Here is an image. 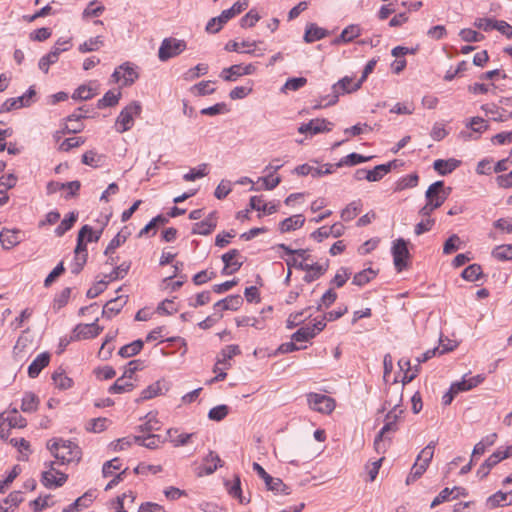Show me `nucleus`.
<instances>
[{"instance_id": "obj_54", "label": "nucleus", "mask_w": 512, "mask_h": 512, "mask_svg": "<svg viewBox=\"0 0 512 512\" xmlns=\"http://www.w3.org/2000/svg\"><path fill=\"white\" fill-rule=\"evenodd\" d=\"M482 274V268L478 264H472L466 267L462 272V277L467 281H476Z\"/></svg>"}, {"instance_id": "obj_23", "label": "nucleus", "mask_w": 512, "mask_h": 512, "mask_svg": "<svg viewBox=\"0 0 512 512\" xmlns=\"http://www.w3.org/2000/svg\"><path fill=\"white\" fill-rule=\"evenodd\" d=\"M249 206L252 210L262 211L268 215H271L278 210L277 204L265 203L262 196H252L249 201Z\"/></svg>"}, {"instance_id": "obj_48", "label": "nucleus", "mask_w": 512, "mask_h": 512, "mask_svg": "<svg viewBox=\"0 0 512 512\" xmlns=\"http://www.w3.org/2000/svg\"><path fill=\"white\" fill-rule=\"evenodd\" d=\"M463 490L462 487H453V488H444L431 502L430 507L435 508L436 506L440 505L443 502H446L450 500L451 496L454 494L455 491Z\"/></svg>"}, {"instance_id": "obj_58", "label": "nucleus", "mask_w": 512, "mask_h": 512, "mask_svg": "<svg viewBox=\"0 0 512 512\" xmlns=\"http://www.w3.org/2000/svg\"><path fill=\"white\" fill-rule=\"evenodd\" d=\"M211 81H201L198 84H195L191 90L195 95L205 96L214 93L215 88L211 86Z\"/></svg>"}, {"instance_id": "obj_7", "label": "nucleus", "mask_w": 512, "mask_h": 512, "mask_svg": "<svg viewBox=\"0 0 512 512\" xmlns=\"http://www.w3.org/2000/svg\"><path fill=\"white\" fill-rule=\"evenodd\" d=\"M408 242L403 238H398L393 242L391 253L393 262L397 271H402L408 266L410 253L407 247Z\"/></svg>"}, {"instance_id": "obj_36", "label": "nucleus", "mask_w": 512, "mask_h": 512, "mask_svg": "<svg viewBox=\"0 0 512 512\" xmlns=\"http://www.w3.org/2000/svg\"><path fill=\"white\" fill-rule=\"evenodd\" d=\"M78 214L75 212H70L56 227L55 234L58 237L63 236L68 230H70L75 222L77 221Z\"/></svg>"}, {"instance_id": "obj_38", "label": "nucleus", "mask_w": 512, "mask_h": 512, "mask_svg": "<svg viewBox=\"0 0 512 512\" xmlns=\"http://www.w3.org/2000/svg\"><path fill=\"white\" fill-rule=\"evenodd\" d=\"M52 380L57 388L66 390L72 387L73 380L63 370H57L52 374Z\"/></svg>"}, {"instance_id": "obj_64", "label": "nucleus", "mask_w": 512, "mask_h": 512, "mask_svg": "<svg viewBox=\"0 0 512 512\" xmlns=\"http://www.w3.org/2000/svg\"><path fill=\"white\" fill-rule=\"evenodd\" d=\"M94 95L95 93L91 87L81 85L74 91L72 98L75 100H88L91 99Z\"/></svg>"}, {"instance_id": "obj_57", "label": "nucleus", "mask_w": 512, "mask_h": 512, "mask_svg": "<svg viewBox=\"0 0 512 512\" xmlns=\"http://www.w3.org/2000/svg\"><path fill=\"white\" fill-rule=\"evenodd\" d=\"M208 165L206 163H203L198 166L197 169L193 168L188 173L183 175V179L185 181H195L198 178H202L208 174L207 172Z\"/></svg>"}, {"instance_id": "obj_40", "label": "nucleus", "mask_w": 512, "mask_h": 512, "mask_svg": "<svg viewBox=\"0 0 512 512\" xmlns=\"http://www.w3.org/2000/svg\"><path fill=\"white\" fill-rule=\"evenodd\" d=\"M329 266L328 260H326L324 263H315V267L313 270L308 271V273L304 276V281L307 283H311L317 279H319L325 272L327 271Z\"/></svg>"}, {"instance_id": "obj_30", "label": "nucleus", "mask_w": 512, "mask_h": 512, "mask_svg": "<svg viewBox=\"0 0 512 512\" xmlns=\"http://www.w3.org/2000/svg\"><path fill=\"white\" fill-rule=\"evenodd\" d=\"M229 20L230 19H229L228 15L223 10L219 16L213 17L208 21V23L205 27V30L207 33H211V34L218 33L222 29L224 24H226Z\"/></svg>"}, {"instance_id": "obj_55", "label": "nucleus", "mask_w": 512, "mask_h": 512, "mask_svg": "<svg viewBox=\"0 0 512 512\" xmlns=\"http://www.w3.org/2000/svg\"><path fill=\"white\" fill-rule=\"evenodd\" d=\"M316 335L309 325L301 327L292 335V340L296 342H306L314 338Z\"/></svg>"}, {"instance_id": "obj_59", "label": "nucleus", "mask_w": 512, "mask_h": 512, "mask_svg": "<svg viewBox=\"0 0 512 512\" xmlns=\"http://www.w3.org/2000/svg\"><path fill=\"white\" fill-rule=\"evenodd\" d=\"M307 83V79L305 77H294L289 78L285 82L284 86L282 87V91L291 90V91H297L303 86H305Z\"/></svg>"}, {"instance_id": "obj_33", "label": "nucleus", "mask_w": 512, "mask_h": 512, "mask_svg": "<svg viewBox=\"0 0 512 512\" xmlns=\"http://www.w3.org/2000/svg\"><path fill=\"white\" fill-rule=\"evenodd\" d=\"M39 398L33 392H25L22 398L21 410L24 413H32L38 409Z\"/></svg>"}, {"instance_id": "obj_11", "label": "nucleus", "mask_w": 512, "mask_h": 512, "mask_svg": "<svg viewBox=\"0 0 512 512\" xmlns=\"http://www.w3.org/2000/svg\"><path fill=\"white\" fill-rule=\"evenodd\" d=\"M333 123L326 119H312L308 123H303L299 126L298 132L301 134L316 135L323 132H329L332 130Z\"/></svg>"}, {"instance_id": "obj_9", "label": "nucleus", "mask_w": 512, "mask_h": 512, "mask_svg": "<svg viewBox=\"0 0 512 512\" xmlns=\"http://www.w3.org/2000/svg\"><path fill=\"white\" fill-rule=\"evenodd\" d=\"M307 401L311 409L320 413L330 414L335 409L334 399L324 394L310 393Z\"/></svg>"}, {"instance_id": "obj_37", "label": "nucleus", "mask_w": 512, "mask_h": 512, "mask_svg": "<svg viewBox=\"0 0 512 512\" xmlns=\"http://www.w3.org/2000/svg\"><path fill=\"white\" fill-rule=\"evenodd\" d=\"M392 164V162L388 164H380L375 166L372 170H368V181L376 182L381 180L388 172H390Z\"/></svg>"}, {"instance_id": "obj_26", "label": "nucleus", "mask_w": 512, "mask_h": 512, "mask_svg": "<svg viewBox=\"0 0 512 512\" xmlns=\"http://www.w3.org/2000/svg\"><path fill=\"white\" fill-rule=\"evenodd\" d=\"M305 218L301 214L293 215L281 221L280 231L282 233L290 232L301 228L304 225Z\"/></svg>"}, {"instance_id": "obj_20", "label": "nucleus", "mask_w": 512, "mask_h": 512, "mask_svg": "<svg viewBox=\"0 0 512 512\" xmlns=\"http://www.w3.org/2000/svg\"><path fill=\"white\" fill-rule=\"evenodd\" d=\"M50 354L43 352L39 354L29 365L28 375L30 378H36L40 372L49 364Z\"/></svg>"}, {"instance_id": "obj_5", "label": "nucleus", "mask_w": 512, "mask_h": 512, "mask_svg": "<svg viewBox=\"0 0 512 512\" xmlns=\"http://www.w3.org/2000/svg\"><path fill=\"white\" fill-rule=\"evenodd\" d=\"M55 464L54 461L44 463L47 470L42 472L41 482L46 488L61 487L68 479L67 474L55 468Z\"/></svg>"}, {"instance_id": "obj_4", "label": "nucleus", "mask_w": 512, "mask_h": 512, "mask_svg": "<svg viewBox=\"0 0 512 512\" xmlns=\"http://www.w3.org/2000/svg\"><path fill=\"white\" fill-rule=\"evenodd\" d=\"M187 44L182 39L173 37L164 38L158 50V58L162 62H166L184 52Z\"/></svg>"}, {"instance_id": "obj_60", "label": "nucleus", "mask_w": 512, "mask_h": 512, "mask_svg": "<svg viewBox=\"0 0 512 512\" xmlns=\"http://www.w3.org/2000/svg\"><path fill=\"white\" fill-rule=\"evenodd\" d=\"M101 160H102V156L93 150L85 152L82 156L83 164L91 166V167H95V168L100 166Z\"/></svg>"}, {"instance_id": "obj_50", "label": "nucleus", "mask_w": 512, "mask_h": 512, "mask_svg": "<svg viewBox=\"0 0 512 512\" xmlns=\"http://www.w3.org/2000/svg\"><path fill=\"white\" fill-rule=\"evenodd\" d=\"M351 271L346 267H341L337 270L334 278L331 280V284L337 288L344 286L347 280L351 276Z\"/></svg>"}, {"instance_id": "obj_12", "label": "nucleus", "mask_w": 512, "mask_h": 512, "mask_svg": "<svg viewBox=\"0 0 512 512\" xmlns=\"http://www.w3.org/2000/svg\"><path fill=\"white\" fill-rule=\"evenodd\" d=\"M98 319L90 324H78L72 335V340L91 339L97 337L103 330L101 326L97 324Z\"/></svg>"}, {"instance_id": "obj_14", "label": "nucleus", "mask_w": 512, "mask_h": 512, "mask_svg": "<svg viewBox=\"0 0 512 512\" xmlns=\"http://www.w3.org/2000/svg\"><path fill=\"white\" fill-rule=\"evenodd\" d=\"M23 232L18 229L4 228L0 232V242L4 249H11L22 241Z\"/></svg>"}, {"instance_id": "obj_41", "label": "nucleus", "mask_w": 512, "mask_h": 512, "mask_svg": "<svg viewBox=\"0 0 512 512\" xmlns=\"http://www.w3.org/2000/svg\"><path fill=\"white\" fill-rule=\"evenodd\" d=\"M120 96V92L109 90L104 94V96L101 99L98 100L97 107L99 109H103L106 107L115 106L118 103Z\"/></svg>"}, {"instance_id": "obj_2", "label": "nucleus", "mask_w": 512, "mask_h": 512, "mask_svg": "<svg viewBox=\"0 0 512 512\" xmlns=\"http://www.w3.org/2000/svg\"><path fill=\"white\" fill-rule=\"evenodd\" d=\"M355 83L356 82L353 81V78L345 76L331 87V94L322 97L321 101L315 104L313 108L320 109L322 107L336 104L340 95L351 93L359 89L355 88Z\"/></svg>"}, {"instance_id": "obj_34", "label": "nucleus", "mask_w": 512, "mask_h": 512, "mask_svg": "<svg viewBox=\"0 0 512 512\" xmlns=\"http://www.w3.org/2000/svg\"><path fill=\"white\" fill-rule=\"evenodd\" d=\"M372 157H366V156H363V155H360L358 153H351L347 156H344L342 157L339 162H337L335 164L336 168H340V167H343V166H355L357 164H360V163H364V162H367L371 159Z\"/></svg>"}, {"instance_id": "obj_19", "label": "nucleus", "mask_w": 512, "mask_h": 512, "mask_svg": "<svg viewBox=\"0 0 512 512\" xmlns=\"http://www.w3.org/2000/svg\"><path fill=\"white\" fill-rule=\"evenodd\" d=\"M222 466V460L219 455L213 451H210L203 459V463L201 469L203 470V474L210 475L214 473L218 467ZM202 475V472L199 473Z\"/></svg>"}, {"instance_id": "obj_47", "label": "nucleus", "mask_w": 512, "mask_h": 512, "mask_svg": "<svg viewBox=\"0 0 512 512\" xmlns=\"http://www.w3.org/2000/svg\"><path fill=\"white\" fill-rule=\"evenodd\" d=\"M375 276L376 273L371 268L364 269L354 275L352 283L357 286H363L371 281Z\"/></svg>"}, {"instance_id": "obj_61", "label": "nucleus", "mask_w": 512, "mask_h": 512, "mask_svg": "<svg viewBox=\"0 0 512 512\" xmlns=\"http://www.w3.org/2000/svg\"><path fill=\"white\" fill-rule=\"evenodd\" d=\"M337 299L336 292L330 288L328 289L320 299V302L317 305V310L320 311L323 307H330Z\"/></svg>"}, {"instance_id": "obj_16", "label": "nucleus", "mask_w": 512, "mask_h": 512, "mask_svg": "<svg viewBox=\"0 0 512 512\" xmlns=\"http://www.w3.org/2000/svg\"><path fill=\"white\" fill-rule=\"evenodd\" d=\"M240 354V349L238 345H228L221 350L218 355L217 362L214 366L213 371L217 372L219 369V365L224 366L225 369H228L230 366L229 360L234 356Z\"/></svg>"}, {"instance_id": "obj_1", "label": "nucleus", "mask_w": 512, "mask_h": 512, "mask_svg": "<svg viewBox=\"0 0 512 512\" xmlns=\"http://www.w3.org/2000/svg\"><path fill=\"white\" fill-rule=\"evenodd\" d=\"M51 455L56 459V464L65 465L72 462H79L82 456L80 447L70 441L62 438L50 439L46 445Z\"/></svg>"}, {"instance_id": "obj_53", "label": "nucleus", "mask_w": 512, "mask_h": 512, "mask_svg": "<svg viewBox=\"0 0 512 512\" xmlns=\"http://www.w3.org/2000/svg\"><path fill=\"white\" fill-rule=\"evenodd\" d=\"M492 255L496 259L501 260V261L512 260V244L497 246L493 250Z\"/></svg>"}, {"instance_id": "obj_42", "label": "nucleus", "mask_w": 512, "mask_h": 512, "mask_svg": "<svg viewBox=\"0 0 512 512\" xmlns=\"http://www.w3.org/2000/svg\"><path fill=\"white\" fill-rule=\"evenodd\" d=\"M255 46V42L243 41L242 43H238L236 41H230L226 44L225 49L227 51L252 53Z\"/></svg>"}, {"instance_id": "obj_29", "label": "nucleus", "mask_w": 512, "mask_h": 512, "mask_svg": "<svg viewBox=\"0 0 512 512\" xmlns=\"http://www.w3.org/2000/svg\"><path fill=\"white\" fill-rule=\"evenodd\" d=\"M193 433L178 434V429L170 428L167 430L168 440L175 446L180 447L186 445L193 437Z\"/></svg>"}, {"instance_id": "obj_21", "label": "nucleus", "mask_w": 512, "mask_h": 512, "mask_svg": "<svg viewBox=\"0 0 512 512\" xmlns=\"http://www.w3.org/2000/svg\"><path fill=\"white\" fill-rule=\"evenodd\" d=\"M243 299L240 295H230L222 300H219L214 304L215 311H224V310H232L235 311L239 309L242 305Z\"/></svg>"}, {"instance_id": "obj_24", "label": "nucleus", "mask_w": 512, "mask_h": 512, "mask_svg": "<svg viewBox=\"0 0 512 512\" xmlns=\"http://www.w3.org/2000/svg\"><path fill=\"white\" fill-rule=\"evenodd\" d=\"M225 487L228 494L231 497L238 499L241 504L249 502V500L246 501L245 498L242 496L241 481L239 476H235L233 481L226 480Z\"/></svg>"}, {"instance_id": "obj_10", "label": "nucleus", "mask_w": 512, "mask_h": 512, "mask_svg": "<svg viewBox=\"0 0 512 512\" xmlns=\"http://www.w3.org/2000/svg\"><path fill=\"white\" fill-rule=\"evenodd\" d=\"M403 411L400 409H397V406H395L391 411H389L385 418V424L379 431L378 435L375 438L374 445L378 449V446L382 439L388 434L389 432H395L397 430V420L400 416V414Z\"/></svg>"}, {"instance_id": "obj_43", "label": "nucleus", "mask_w": 512, "mask_h": 512, "mask_svg": "<svg viewBox=\"0 0 512 512\" xmlns=\"http://www.w3.org/2000/svg\"><path fill=\"white\" fill-rule=\"evenodd\" d=\"M131 267V262H123L120 265L116 266L113 271H111L108 275L105 276L106 281H115L118 279H123L129 272Z\"/></svg>"}, {"instance_id": "obj_25", "label": "nucleus", "mask_w": 512, "mask_h": 512, "mask_svg": "<svg viewBox=\"0 0 512 512\" xmlns=\"http://www.w3.org/2000/svg\"><path fill=\"white\" fill-rule=\"evenodd\" d=\"M280 182L281 178L279 176L274 177L272 173H268L264 177H259L257 183H261V185L258 187L252 185L250 191H259L261 189L273 190L280 184Z\"/></svg>"}, {"instance_id": "obj_22", "label": "nucleus", "mask_w": 512, "mask_h": 512, "mask_svg": "<svg viewBox=\"0 0 512 512\" xmlns=\"http://www.w3.org/2000/svg\"><path fill=\"white\" fill-rule=\"evenodd\" d=\"M461 164L460 160L450 158L447 160L444 159H437L433 163V168L435 171H437L440 175H448L452 173L459 165Z\"/></svg>"}, {"instance_id": "obj_49", "label": "nucleus", "mask_w": 512, "mask_h": 512, "mask_svg": "<svg viewBox=\"0 0 512 512\" xmlns=\"http://www.w3.org/2000/svg\"><path fill=\"white\" fill-rule=\"evenodd\" d=\"M361 34V28L359 25L351 24L347 26L342 32H341V39L344 43H348L353 41L355 38L360 36Z\"/></svg>"}, {"instance_id": "obj_32", "label": "nucleus", "mask_w": 512, "mask_h": 512, "mask_svg": "<svg viewBox=\"0 0 512 512\" xmlns=\"http://www.w3.org/2000/svg\"><path fill=\"white\" fill-rule=\"evenodd\" d=\"M31 102L25 101V96L7 99L0 107V113L9 112L13 109L30 106Z\"/></svg>"}, {"instance_id": "obj_8", "label": "nucleus", "mask_w": 512, "mask_h": 512, "mask_svg": "<svg viewBox=\"0 0 512 512\" xmlns=\"http://www.w3.org/2000/svg\"><path fill=\"white\" fill-rule=\"evenodd\" d=\"M253 470L262 478L268 490L285 495L290 494L289 488L283 483L280 478L270 476L265 469L257 462L253 463Z\"/></svg>"}, {"instance_id": "obj_51", "label": "nucleus", "mask_w": 512, "mask_h": 512, "mask_svg": "<svg viewBox=\"0 0 512 512\" xmlns=\"http://www.w3.org/2000/svg\"><path fill=\"white\" fill-rule=\"evenodd\" d=\"M103 45L101 36L90 38L79 46V51L82 53L96 51Z\"/></svg>"}, {"instance_id": "obj_52", "label": "nucleus", "mask_w": 512, "mask_h": 512, "mask_svg": "<svg viewBox=\"0 0 512 512\" xmlns=\"http://www.w3.org/2000/svg\"><path fill=\"white\" fill-rule=\"evenodd\" d=\"M168 222V219L162 215H158L154 217L148 224L144 226L143 229L139 232V237H142L148 234L151 230H153V234L156 232V228L158 225H163Z\"/></svg>"}, {"instance_id": "obj_28", "label": "nucleus", "mask_w": 512, "mask_h": 512, "mask_svg": "<svg viewBox=\"0 0 512 512\" xmlns=\"http://www.w3.org/2000/svg\"><path fill=\"white\" fill-rule=\"evenodd\" d=\"M126 300L122 297H117L108 301L103 308L102 315L107 318H111L114 315L118 314L123 306L125 305Z\"/></svg>"}, {"instance_id": "obj_27", "label": "nucleus", "mask_w": 512, "mask_h": 512, "mask_svg": "<svg viewBox=\"0 0 512 512\" xmlns=\"http://www.w3.org/2000/svg\"><path fill=\"white\" fill-rule=\"evenodd\" d=\"M163 390H167V388H165V383L163 381H156L141 392L138 401L152 399L158 395L163 394Z\"/></svg>"}, {"instance_id": "obj_35", "label": "nucleus", "mask_w": 512, "mask_h": 512, "mask_svg": "<svg viewBox=\"0 0 512 512\" xmlns=\"http://www.w3.org/2000/svg\"><path fill=\"white\" fill-rule=\"evenodd\" d=\"M143 341L138 339L120 348L118 354L122 358H130L137 355L143 348Z\"/></svg>"}, {"instance_id": "obj_45", "label": "nucleus", "mask_w": 512, "mask_h": 512, "mask_svg": "<svg viewBox=\"0 0 512 512\" xmlns=\"http://www.w3.org/2000/svg\"><path fill=\"white\" fill-rule=\"evenodd\" d=\"M134 384L126 379L118 378L115 383L109 388L111 394H121L133 390Z\"/></svg>"}, {"instance_id": "obj_15", "label": "nucleus", "mask_w": 512, "mask_h": 512, "mask_svg": "<svg viewBox=\"0 0 512 512\" xmlns=\"http://www.w3.org/2000/svg\"><path fill=\"white\" fill-rule=\"evenodd\" d=\"M217 226L216 212H211L202 221L197 222L192 227V234L209 235Z\"/></svg>"}, {"instance_id": "obj_63", "label": "nucleus", "mask_w": 512, "mask_h": 512, "mask_svg": "<svg viewBox=\"0 0 512 512\" xmlns=\"http://www.w3.org/2000/svg\"><path fill=\"white\" fill-rule=\"evenodd\" d=\"M229 412V408L227 405H218L210 409L208 413V417L214 421L223 420Z\"/></svg>"}, {"instance_id": "obj_31", "label": "nucleus", "mask_w": 512, "mask_h": 512, "mask_svg": "<svg viewBox=\"0 0 512 512\" xmlns=\"http://www.w3.org/2000/svg\"><path fill=\"white\" fill-rule=\"evenodd\" d=\"M135 443L148 449H155L159 443L164 442L159 435L148 434L147 436L137 435L133 437Z\"/></svg>"}, {"instance_id": "obj_13", "label": "nucleus", "mask_w": 512, "mask_h": 512, "mask_svg": "<svg viewBox=\"0 0 512 512\" xmlns=\"http://www.w3.org/2000/svg\"><path fill=\"white\" fill-rule=\"evenodd\" d=\"M138 73L134 66H132L130 63H124L120 65L118 68L115 69V71L112 74V78L114 79V82H119L121 79H123L124 85H131L135 82V80L138 78Z\"/></svg>"}, {"instance_id": "obj_17", "label": "nucleus", "mask_w": 512, "mask_h": 512, "mask_svg": "<svg viewBox=\"0 0 512 512\" xmlns=\"http://www.w3.org/2000/svg\"><path fill=\"white\" fill-rule=\"evenodd\" d=\"M238 254V250L232 249L222 255V261L225 264L224 268L222 269L223 275L233 274L241 268L242 262L234 261Z\"/></svg>"}, {"instance_id": "obj_56", "label": "nucleus", "mask_w": 512, "mask_h": 512, "mask_svg": "<svg viewBox=\"0 0 512 512\" xmlns=\"http://www.w3.org/2000/svg\"><path fill=\"white\" fill-rule=\"evenodd\" d=\"M508 496H509L508 493H503L501 491H498L488 498V503L492 507L511 505L512 499L508 500Z\"/></svg>"}, {"instance_id": "obj_6", "label": "nucleus", "mask_w": 512, "mask_h": 512, "mask_svg": "<svg viewBox=\"0 0 512 512\" xmlns=\"http://www.w3.org/2000/svg\"><path fill=\"white\" fill-rule=\"evenodd\" d=\"M451 188H445L443 181H436L426 190V200L435 208H439L448 198Z\"/></svg>"}, {"instance_id": "obj_18", "label": "nucleus", "mask_w": 512, "mask_h": 512, "mask_svg": "<svg viewBox=\"0 0 512 512\" xmlns=\"http://www.w3.org/2000/svg\"><path fill=\"white\" fill-rule=\"evenodd\" d=\"M328 35L329 32L326 29L317 26L315 23H308L305 28L303 40L306 43H313L327 37Z\"/></svg>"}, {"instance_id": "obj_46", "label": "nucleus", "mask_w": 512, "mask_h": 512, "mask_svg": "<svg viewBox=\"0 0 512 512\" xmlns=\"http://www.w3.org/2000/svg\"><path fill=\"white\" fill-rule=\"evenodd\" d=\"M419 177L416 173L406 175L400 178L396 184V191H402L408 188H413L418 185Z\"/></svg>"}, {"instance_id": "obj_62", "label": "nucleus", "mask_w": 512, "mask_h": 512, "mask_svg": "<svg viewBox=\"0 0 512 512\" xmlns=\"http://www.w3.org/2000/svg\"><path fill=\"white\" fill-rule=\"evenodd\" d=\"M146 422L139 426L141 432H152L160 429L159 421L156 416L149 413L146 415Z\"/></svg>"}, {"instance_id": "obj_44", "label": "nucleus", "mask_w": 512, "mask_h": 512, "mask_svg": "<svg viewBox=\"0 0 512 512\" xmlns=\"http://www.w3.org/2000/svg\"><path fill=\"white\" fill-rule=\"evenodd\" d=\"M90 231L89 225H84L78 232L77 236V245L75 247L74 253L75 255H88L87 253V245L85 243L86 233Z\"/></svg>"}, {"instance_id": "obj_39", "label": "nucleus", "mask_w": 512, "mask_h": 512, "mask_svg": "<svg viewBox=\"0 0 512 512\" xmlns=\"http://www.w3.org/2000/svg\"><path fill=\"white\" fill-rule=\"evenodd\" d=\"M362 203L360 200L352 201L341 212V218L344 221H351L361 211Z\"/></svg>"}, {"instance_id": "obj_3", "label": "nucleus", "mask_w": 512, "mask_h": 512, "mask_svg": "<svg viewBox=\"0 0 512 512\" xmlns=\"http://www.w3.org/2000/svg\"><path fill=\"white\" fill-rule=\"evenodd\" d=\"M141 111L142 107L138 101H133L124 107L116 119L117 132L124 133L130 130L134 125V118L139 116Z\"/></svg>"}]
</instances>
